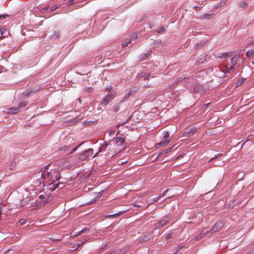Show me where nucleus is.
Wrapping results in <instances>:
<instances>
[{
	"label": "nucleus",
	"instance_id": "obj_17",
	"mask_svg": "<svg viewBox=\"0 0 254 254\" xmlns=\"http://www.w3.org/2000/svg\"><path fill=\"white\" fill-rule=\"evenodd\" d=\"M254 54V50L253 49H252L251 50H249L246 52V56L248 58L252 57Z\"/></svg>",
	"mask_w": 254,
	"mask_h": 254
},
{
	"label": "nucleus",
	"instance_id": "obj_24",
	"mask_svg": "<svg viewBox=\"0 0 254 254\" xmlns=\"http://www.w3.org/2000/svg\"><path fill=\"white\" fill-rule=\"evenodd\" d=\"M136 91H137V89L136 88H132L130 89L129 92L130 93V94L131 95H133L134 93H135L136 92Z\"/></svg>",
	"mask_w": 254,
	"mask_h": 254
},
{
	"label": "nucleus",
	"instance_id": "obj_40",
	"mask_svg": "<svg viewBox=\"0 0 254 254\" xmlns=\"http://www.w3.org/2000/svg\"><path fill=\"white\" fill-rule=\"evenodd\" d=\"M131 95H132L130 94V93L129 92H128V93H127V94L125 95V99H126V98H127L129 97L130 96H131Z\"/></svg>",
	"mask_w": 254,
	"mask_h": 254
},
{
	"label": "nucleus",
	"instance_id": "obj_50",
	"mask_svg": "<svg viewBox=\"0 0 254 254\" xmlns=\"http://www.w3.org/2000/svg\"><path fill=\"white\" fill-rule=\"evenodd\" d=\"M195 8L197 10L200 9V7H199V6H196Z\"/></svg>",
	"mask_w": 254,
	"mask_h": 254
},
{
	"label": "nucleus",
	"instance_id": "obj_20",
	"mask_svg": "<svg viewBox=\"0 0 254 254\" xmlns=\"http://www.w3.org/2000/svg\"><path fill=\"white\" fill-rule=\"evenodd\" d=\"M122 213L123 212H120L119 213H115V214H114L112 215H108V217L109 218H115V217H117L120 214H122Z\"/></svg>",
	"mask_w": 254,
	"mask_h": 254
},
{
	"label": "nucleus",
	"instance_id": "obj_10",
	"mask_svg": "<svg viewBox=\"0 0 254 254\" xmlns=\"http://www.w3.org/2000/svg\"><path fill=\"white\" fill-rule=\"evenodd\" d=\"M195 131L196 129L193 127H192L190 129L189 131H186L184 132L183 133L184 136L188 137L191 136L195 133Z\"/></svg>",
	"mask_w": 254,
	"mask_h": 254
},
{
	"label": "nucleus",
	"instance_id": "obj_49",
	"mask_svg": "<svg viewBox=\"0 0 254 254\" xmlns=\"http://www.w3.org/2000/svg\"><path fill=\"white\" fill-rule=\"evenodd\" d=\"M20 223L21 224H23L24 223V221H23V219H21L20 221Z\"/></svg>",
	"mask_w": 254,
	"mask_h": 254
},
{
	"label": "nucleus",
	"instance_id": "obj_15",
	"mask_svg": "<svg viewBox=\"0 0 254 254\" xmlns=\"http://www.w3.org/2000/svg\"><path fill=\"white\" fill-rule=\"evenodd\" d=\"M205 60V57L204 55H201L199 58L198 59L196 63L198 64H201L203 63L204 61Z\"/></svg>",
	"mask_w": 254,
	"mask_h": 254
},
{
	"label": "nucleus",
	"instance_id": "obj_16",
	"mask_svg": "<svg viewBox=\"0 0 254 254\" xmlns=\"http://www.w3.org/2000/svg\"><path fill=\"white\" fill-rule=\"evenodd\" d=\"M64 184L63 183H56L55 184H51V187H50V189L52 190H55L57 188L59 187L60 185H63Z\"/></svg>",
	"mask_w": 254,
	"mask_h": 254
},
{
	"label": "nucleus",
	"instance_id": "obj_18",
	"mask_svg": "<svg viewBox=\"0 0 254 254\" xmlns=\"http://www.w3.org/2000/svg\"><path fill=\"white\" fill-rule=\"evenodd\" d=\"M212 14L205 13L201 15L202 19H208L210 18Z\"/></svg>",
	"mask_w": 254,
	"mask_h": 254
},
{
	"label": "nucleus",
	"instance_id": "obj_45",
	"mask_svg": "<svg viewBox=\"0 0 254 254\" xmlns=\"http://www.w3.org/2000/svg\"><path fill=\"white\" fill-rule=\"evenodd\" d=\"M56 8H57V6H53V7L51 8V11H54V10H55Z\"/></svg>",
	"mask_w": 254,
	"mask_h": 254
},
{
	"label": "nucleus",
	"instance_id": "obj_6",
	"mask_svg": "<svg viewBox=\"0 0 254 254\" xmlns=\"http://www.w3.org/2000/svg\"><path fill=\"white\" fill-rule=\"evenodd\" d=\"M125 142V139L123 137H119L115 138L114 141H112L113 146L114 148H115V146H122Z\"/></svg>",
	"mask_w": 254,
	"mask_h": 254
},
{
	"label": "nucleus",
	"instance_id": "obj_41",
	"mask_svg": "<svg viewBox=\"0 0 254 254\" xmlns=\"http://www.w3.org/2000/svg\"><path fill=\"white\" fill-rule=\"evenodd\" d=\"M168 190H167L164 191L161 194V195L160 196H164L165 195L166 193L168 191Z\"/></svg>",
	"mask_w": 254,
	"mask_h": 254
},
{
	"label": "nucleus",
	"instance_id": "obj_37",
	"mask_svg": "<svg viewBox=\"0 0 254 254\" xmlns=\"http://www.w3.org/2000/svg\"><path fill=\"white\" fill-rule=\"evenodd\" d=\"M150 76V74H145L144 76V80H148L149 79V77Z\"/></svg>",
	"mask_w": 254,
	"mask_h": 254
},
{
	"label": "nucleus",
	"instance_id": "obj_27",
	"mask_svg": "<svg viewBox=\"0 0 254 254\" xmlns=\"http://www.w3.org/2000/svg\"><path fill=\"white\" fill-rule=\"evenodd\" d=\"M131 43V41H129L128 42H124L123 44H122V47H126L128 46V45Z\"/></svg>",
	"mask_w": 254,
	"mask_h": 254
},
{
	"label": "nucleus",
	"instance_id": "obj_30",
	"mask_svg": "<svg viewBox=\"0 0 254 254\" xmlns=\"http://www.w3.org/2000/svg\"><path fill=\"white\" fill-rule=\"evenodd\" d=\"M173 233H170L166 236L165 238L166 239H169L170 238H171L173 236Z\"/></svg>",
	"mask_w": 254,
	"mask_h": 254
},
{
	"label": "nucleus",
	"instance_id": "obj_53",
	"mask_svg": "<svg viewBox=\"0 0 254 254\" xmlns=\"http://www.w3.org/2000/svg\"><path fill=\"white\" fill-rule=\"evenodd\" d=\"M74 0H69V1H70V2H72V1H73Z\"/></svg>",
	"mask_w": 254,
	"mask_h": 254
},
{
	"label": "nucleus",
	"instance_id": "obj_54",
	"mask_svg": "<svg viewBox=\"0 0 254 254\" xmlns=\"http://www.w3.org/2000/svg\"><path fill=\"white\" fill-rule=\"evenodd\" d=\"M253 64H254V61L253 62Z\"/></svg>",
	"mask_w": 254,
	"mask_h": 254
},
{
	"label": "nucleus",
	"instance_id": "obj_19",
	"mask_svg": "<svg viewBox=\"0 0 254 254\" xmlns=\"http://www.w3.org/2000/svg\"><path fill=\"white\" fill-rule=\"evenodd\" d=\"M169 143V140L162 141L157 145L159 146H165Z\"/></svg>",
	"mask_w": 254,
	"mask_h": 254
},
{
	"label": "nucleus",
	"instance_id": "obj_47",
	"mask_svg": "<svg viewBox=\"0 0 254 254\" xmlns=\"http://www.w3.org/2000/svg\"><path fill=\"white\" fill-rule=\"evenodd\" d=\"M48 7H46L45 8H43V11H47L48 10Z\"/></svg>",
	"mask_w": 254,
	"mask_h": 254
},
{
	"label": "nucleus",
	"instance_id": "obj_34",
	"mask_svg": "<svg viewBox=\"0 0 254 254\" xmlns=\"http://www.w3.org/2000/svg\"><path fill=\"white\" fill-rule=\"evenodd\" d=\"M68 149V146H66V145H65V146H63L62 148H61L60 149V150H64V151H65V150H67V149Z\"/></svg>",
	"mask_w": 254,
	"mask_h": 254
},
{
	"label": "nucleus",
	"instance_id": "obj_9",
	"mask_svg": "<svg viewBox=\"0 0 254 254\" xmlns=\"http://www.w3.org/2000/svg\"><path fill=\"white\" fill-rule=\"evenodd\" d=\"M114 98V95L112 93L107 95L103 99L102 101V104L103 105H106L111 100Z\"/></svg>",
	"mask_w": 254,
	"mask_h": 254
},
{
	"label": "nucleus",
	"instance_id": "obj_26",
	"mask_svg": "<svg viewBox=\"0 0 254 254\" xmlns=\"http://www.w3.org/2000/svg\"><path fill=\"white\" fill-rule=\"evenodd\" d=\"M169 137V134L168 132L166 131L164 134V139L166 140H167V139H168Z\"/></svg>",
	"mask_w": 254,
	"mask_h": 254
},
{
	"label": "nucleus",
	"instance_id": "obj_5",
	"mask_svg": "<svg viewBox=\"0 0 254 254\" xmlns=\"http://www.w3.org/2000/svg\"><path fill=\"white\" fill-rule=\"evenodd\" d=\"M224 223L222 221L217 222L214 225L213 227L209 232L211 233L218 232L221 230L224 226Z\"/></svg>",
	"mask_w": 254,
	"mask_h": 254
},
{
	"label": "nucleus",
	"instance_id": "obj_11",
	"mask_svg": "<svg viewBox=\"0 0 254 254\" xmlns=\"http://www.w3.org/2000/svg\"><path fill=\"white\" fill-rule=\"evenodd\" d=\"M19 108L11 107L8 109L7 113L15 114L19 112Z\"/></svg>",
	"mask_w": 254,
	"mask_h": 254
},
{
	"label": "nucleus",
	"instance_id": "obj_29",
	"mask_svg": "<svg viewBox=\"0 0 254 254\" xmlns=\"http://www.w3.org/2000/svg\"><path fill=\"white\" fill-rule=\"evenodd\" d=\"M48 167L49 166H46L44 167H43L42 169H41V172L42 173H45V172H47L46 171L48 170Z\"/></svg>",
	"mask_w": 254,
	"mask_h": 254
},
{
	"label": "nucleus",
	"instance_id": "obj_4",
	"mask_svg": "<svg viewBox=\"0 0 254 254\" xmlns=\"http://www.w3.org/2000/svg\"><path fill=\"white\" fill-rule=\"evenodd\" d=\"M57 173V171L56 170H51L50 172H47L45 173H42V178H43L44 180L47 179H51L53 180V179H55L56 181L59 180L60 178H57L56 176L54 177V175Z\"/></svg>",
	"mask_w": 254,
	"mask_h": 254
},
{
	"label": "nucleus",
	"instance_id": "obj_51",
	"mask_svg": "<svg viewBox=\"0 0 254 254\" xmlns=\"http://www.w3.org/2000/svg\"><path fill=\"white\" fill-rule=\"evenodd\" d=\"M94 201H95V200L91 201V203H94Z\"/></svg>",
	"mask_w": 254,
	"mask_h": 254
},
{
	"label": "nucleus",
	"instance_id": "obj_48",
	"mask_svg": "<svg viewBox=\"0 0 254 254\" xmlns=\"http://www.w3.org/2000/svg\"><path fill=\"white\" fill-rule=\"evenodd\" d=\"M209 104V103H207V104H204V106L205 108H206L208 106Z\"/></svg>",
	"mask_w": 254,
	"mask_h": 254
},
{
	"label": "nucleus",
	"instance_id": "obj_22",
	"mask_svg": "<svg viewBox=\"0 0 254 254\" xmlns=\"http://www.w3.org/2000/svg\"><path fill=\"white\" fill-rule=\"evenodd\" d=\"M34 92V91L32 89H30L28 91H26L25 92H24V94L28 96H29L31 93Z\"/></svg>",
	"mask_w": 254,
	"mask_h": 254
},
{
	"label": "nucleus",
	"instance_id": "obj_2",
	"mask_svg": "<svg viewBox=\"0 0 254 254\" xmlns=\"http://www.w3.org/2000/svg\"><path fill=\"white\" fill-rule=\"evenodd\" d=\"M108 147V151H113L116 154L120 152V150H117L116 148H113L112 141L109 142L105 141L104 144L100 147L99 151L93 155V157H95L101 152H105Z\"/></svg>",
	"mask_w": 254,
	"mask_h": 254
},
{
	"label": "nucleus",
	"instance_id": "obj_7",
	"mask_svg": "<svg viewBox=\"0 0 254 254\" xmlns=\"http://www.w3.org/2000/svg\"><path fill=\"white\" fill-rule=\"evenodd\" d=\"M170 216L169 215H166L164 216L162 219L159 221L158 224H157V227L159 228L160 227H163L165 226L169 221L170 220Z\"/></svg>",
	"mask_w": 254,
	"mask_h": 254
},
{
	"label": "nucleus",
	"instance_id": "obj_33",
	"mask_svg": "<svg viewBox=\"0 0 254 254\" xmlns=\"http://www.w3.org/2000/svg\"><path fill=\"white\" fill-rule=\"evenodd\" d=\"M7 16V14H0V20L5 18Z\"/></svg>",
	"mask_w": 254,
	"mask_h": 254
},
{
	"label": "nucleus",
	"instance_id": "obj_39",
	"mask_svg": "<svg viewBox=\"0 0 254 254\" xmlns=\"http://www.w3.org/2000/svg\"><path fill=\"white\" fill-rule=\"evenodd\" d=\"M111 90H112V87L111 86L108 87H107L106 88V91H107L108 92H110Z\"/></svg>",
	"mask_w": 254,
	"mask_h": 254
},
{
	"label": "nucleus",
	"instance_id": "obj_13",
	"mask_svg": "<svg viewBox=\"0 0 254 254\" xmlns=\"http://www.w3.org/2000/svg\"><path fill=\"white\" fill-rule=\"evenodd\" d=\"M172 149V147L165 149L162 152H160L157 156V158H159L161 155L166 154V153L170 152Z\"/></svg>",
	"mask_w": 254,
	"mask_h": 254
},
{
	"label": "nucleus",
	"instance_id": "obj_35",
	"mask_svg": "<svg viewBox=\"0 0 254 254\" xmlns=\"http://www.w3.org/2000/svg\"><path fill=\"white\" fill-rule=\"evenodd\" d=\"M145 74H144V73H139L138 75V77L140 79L141 78H144V76L145 75Z\"/></svg>",
	"mask_w": 254,
	"mask_h": 254
},
{
	"label": "nucleus",
	"instance_id": "obj_36",
	"mask_svg": "<svg viewBox=\"0 0 254 254\" xmlns=\"http://www.w3.org/2000/svg\"><path fill=\"white\" fill-rule=\"evenodd\" d=\"M82 144V143H81V144H80L79 145H78L77 147H76L74 148L73 149V150H72V151H71V152H70V154H71V153H72L73 152L77 150V148H78V147H79V146H80Z\"/></svg>",
	"mask_w": 254,
	"mask_h": 254
},
{
	"label": "nucleus",
	"instance_id": "obj_43",
	"mask_svg": "<svg viewBox=\"0 0 254 254\" xmlns=\"http://www.w3.org/2000/svg\"><path fill=\"white\" fill-rule=\"evenodd\" d=\"M39 198L41 200H43L45 198V196L44 195H40L39 196Z\"/></svg>",
	"mask_w": 254,
	"mask_h": 254
},
{
	"label": "nucleus",
	"instance_id": "obj_23",
	"mask_svg": "<svg viewBox=\"0 0 254 254\" xmlns=\"http://www.w3.org/2000/svg\"><path fill=\"white\" fill-rule=\"evenodd\" d=\"M60 32L58 31H55L54 32V34H53L52 36L54 38H59L60 37Z\"/></svg>",
	"mask_w": 254,
	"mask_h": 254
},
{
	"label": "nucleus",
	"instance_id": "obj_38",
	"mask_svg": "<svg viewBox=\"0 0 254 254\" xmlns=\"http://www.w3.org/2000/svg\"><path fill=\"white\" fill-rule=\"evenodd\" d=\"M221 155H222L221 154H217L216 155H215V156L214 157L211 158V159H210V160L209 161V162L211 161H212V160H213L215 158H217V157H219V156H221Z\"/></svg>",
	"mask_w": 254,
	"mask_h": 254
},
{
	"label": "nucleus",
	"instance_id": "obj_12",
	"mask_svg": "<svg viewBox=\"0 0 254 254\" xmlns=\"http://www.w3.org/2000/svg\"><path fill=\"white\" fill-rule=\"evenodd\" d=\"M151 53H152L151 51H149L147 53L141 55L140 57V60L143 61V60H146L148 57V56L151 55Z\"/></svg>",
	"mask_w": 254,
	"mask_h": 254
},
{
	"label": "nucleus",
	"instance_id": "obj_25",
	"mask_svg": "<svg viewBox=\"0 0 254 254\" xmlns=\"http://www.w3.org/2000/svg\"><path fill=\"white\" fill-rule=\"evenodd\" d=\"M166 31L165 28L164 27H161L158 30L157 32L158 33H161L165 32Z\"/></svg>",
	"mask_w": 254,
	"mask_h": 254
},
{
	"label": "nucleus",
	"instance_id": "obj_31",
	"mask_svg": "<svg viewBox=\"0 0 254 254\" xmlns=\"http://www.w3.org/2000/svg\"><path fill=\"white\" fill-rule=\"evenodd\" d=\"M88 229L87 228H85L83 229L81 231H79L77 235H80L81 233L85 232L87 231Z\"/></svg>",
	"mask_w": 254,
	"mask_h": 254
},
{
	"label": "nucleus",
	"instance_id": "obj_28",
	"mask_svg": "<svg viewBox=\"0 0 254 254\" xmlns=\"http://www.w3.org/2000/svg\"><path fill=\"white\" fill-rule=\"evenodd\" d=\"M26 104V103L25 102H22L20 103L19 104V107H18L19 109V108H22L23 107L25 106Z\"/></svg>",
	"mask_w": 254,
	"mask_h": 254
},
{
	"label": "nucleus",
	"instance_id": "obj_21",
	"mask_svg": "<svg viewBox=\"0 0 254 254\" xmlns=\"http://www.w3.org/2000/svg\"><path fill=\"white\" fill-rule=\"evenodd\" d=\"M49 201H50V197L47 196L46 198L45 197V198L42 202V204L43 205H46L49 202Z\"/></svg>",
	"mask_w": 254,
	"mask_h": 254
},
{
	"label": "nucleus",
	"instance_id": "obj_3",
	"mask_svg": "<svg viewBox=\"0 0 254 254\" xmlns=\"http://www.w3.org/2000/svg\"><path fill=\"white\" fill-rule=\"evenodd\" d=\"M93 149L92 148H89L83 151L82 153L79 154L78 158L79 160L82 161L86 160V159L89 158L90 157H91L92 158H93Z\"/></svg>",
	"mask_w": 254,
	"mask_h": 254
},
{
	"label": "nucleus",
	"instance_id": "obj_32",
	"mask_svg": "<svg viewBox=\"0 0 254 254\" xmlns=\"http://www.w3.org/2000/svg\"><path fill=\"white\" fill-rule=\"evenodd\" d=\"M247 4L245 2H241L240 3V6L243 8H245L247 7Z\"/></svg>",
	"mask_w": 254,
	"mask_h": 254
},
{
	"label": "nucleus",
	"instance_id": "obj_52",
	"mask_svg": "<svg viewBox=\"0 0 254 254\" xmlns=\"http://www.w3.org/2000/svg\"><path fill=\"white\" fill-rule=\"evenodd\" d=\"M158 158H157V157H155V160H158Z\"/></svg>",
	"mask_w": 254,
	"mask_h": 254
},
{
	"label": "nucleus",
	"instance_id": "obj_14",
	"mask_svg": "<svg viewBox=\"0 0 254 254\" xmlns=\"http://www.w3.org/2000/svg\"><path fill=\"white\" fill-rule=\"evenodd\" d=\"M231 55L230 53H223L220 54V56H219L218 57L221 58H224V59L226 58H230L231 57Z\"/></svg>",
	"mask_w": 254,
	"mask_h": 254
},
{
	"label": "nucleus",
	"instance_id": "obj_8",
	"mask_svg": "<svg viewBox=\"0 0 254 254\" xmlns=\"http://www.w3.org/2000/svg\"><path fill=\"white\" fill-rule=\"evenodd\" d=\"M210 231V230L208 228L204 229L199 235L196 236L195 238V240H200L201 238L204 237Z\"/></svg>",
	"mask_w": 254,
	"mask_h": 254
},
{
	"label": "nucleus",
	"instance_id": "obj_1",
	"mask_svg": "<svg viewBox=\"0 0 254 254\" xmlns=\"http://www.w3.org/2000/svg\"><path fill=\"white\" fill-rule=\"evenodd\" d=\"M239 56L235 55L231 58H226L222 61V64L219 66L220 70L224 73H229L235 69Z\"/></svg>",
	"mask_w": 254,
	"mask_h": 254
},
{
	"label": "nucleus",
	"instance_id": "obj_42",
	"mask_svg": "<svg viewBox=\"0 0 254 254\" xmlns=\"http://www.w3.org/2000/svg\"><path fill=\"white\" fill-rule=\"evenodd\" d=\"M185 77H184V78L180 77V78H179L178 79V80H177V82H181V81H183V80L184 79H185Z\"/></svg>",
	"mask_w": 254,
	"mask_h": 254
},
{
	"label": "nucleus",
	"instance_id": "obj_46",
	"mask_svg": "<svg viewBox=\"0 0 254 254\" xmlns=\"http://www.w3.org/2000/svg\"><path fill=\"white\" fill-rule=\"evenodd\" d=\"M161 197V196H158V197H157L156 198H155V200H154V201H156L157 200H158V199Z\"/></svg>",
	"mask_w": 254,
	"mask_h": 254
},
{
	"label": "nucleus",
	"instance_id": "obj_44",
	"mask_svg": "<svg viewBox=\"0 0 254 254\" xmlns=\"http://www.w3.org/2000/svg\"><path fill=\"white\" fill-rule=\"evenodd\" d=\"M86 241H84V242H83L82 243H80L79 244H77V247L79 248L80 247H81Z\"/></svg>",
	"mask_w": 254,
	"mask_h": 254
}]
</instances>
